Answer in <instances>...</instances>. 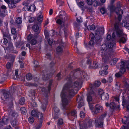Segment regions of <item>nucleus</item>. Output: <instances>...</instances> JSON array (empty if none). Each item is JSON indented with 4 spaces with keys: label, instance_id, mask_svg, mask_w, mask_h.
I'll list each match as a JSON object with an SVG mask.
<instances>
[{
    "label": "nucleus",
    "instance_id": "0e129e2a",
    "mask_svg": "<svg viewBox=\"0 0 129 129\" xmlns=\"http://www.w3.org/2000/svg\"><path fill=\"white\" fill-rule=\"evenodd\" d=\"M54 112L57 113H58L59 111V109L56 106H55L54 107Z\"/></svg>",
    "mask_w": 129,
    "mask_h": 129
},
{
    "label": "nucleus",
    "instance_id": "58836bf2",
    "mask_svg": "<svg viewBox=\"0 0 129 129\" xmlns=\"http://www.w3.org/2000/svg\"><path fill=\"white\" fill-rule=\"evenodd\" d=\"M3 34L4 38H7L9 39L11 37L8 32H5L3 33Z\"/></svg>",
    "mask_w": 129,
    "mask_h": 129
},
{
    "label": "nucleus",
    "instance_id": "69168bd1",
    "mask_svg": "<svg viewBox=\"0 0 129 129\" xmlns=\"http://www.w3.org/2000/svg\"><path fill=\"white\" fill-rule=\"evenodd\" d=\"M89 38L91 39V40H93L94 38V36L93 33H91L89 36Z\"/></svg>",
    "mask_w": 129,
    "mask_h": 129
},
{
    "label": "nucleus",
    "instance_id": "c03bdc74",
    "mask_svg": "<svg viewBox=\"0 0 129 129\" xmlns=\"http://www.w3.org/2000/svg\"><path fill=\"white\" fill-rule=\"evenodd\" d=\"M25 102V99L24 98H21L20 100L19 103L20 104L22 105L24 104Z\"/></svg>",
    "mask_w": 129,
    "mask_h": 129
},
{
    "label": "nucleus",
    "instance_id": "f257e3e1",
    "mask_svg": "<svg viewBox=\"0 0 129 129\" xmlns=\"http://www.w3.org/2000/svg\"><path fill=\"white\" fill-rule=\"evenodd\" d=\"M88 76L84 71H80L79 69L74 70L66 80L67 83L64 85L61 94L62 99L61 108L63 110L69 109L68 105L70 99L73 97L76 93L74 90L79 87L80 82L87 80Z\"/></svg>",
    "mask_w": 129,
    "mask_h": 129
},
{
    "label": "nucleus",
    "instance_id": "ddd939ff",
    "mask_svg": "<svg viewBox=\"0 0 129 129\" xmlns=\"http://www.w3.org/2000/svg\"><path fill=\"white\" fill-rule=\"evenodd\" d=\"M76 101L78 103V107L80 108L84 105V103L83 100L82 96H81L78 94L77 96Z\"/></svg>",
    "mask_w": 129,
    "mask_h": 129
},
{
    "label": "nucleus",
    "instance_id": "864d4df0",
    "mask_svg": "<svg viewBox=\"0 0 129 129\" xmlns=\"http://www.w3.org/2000/svg\"><path fill=\"white\" fill-rule=\"evenodd\" d=\"M107 39L108 41L110 40V41H112L114 38L113 37L112 38L111 35H110L108 34L107 36Z\"/></svg>",
    "mask_w": 129,
    "mask_h": 129
},
{
    "label": "nucleus",
    "instance_id": "423d86ee",
    "mask_svg": "<svg viewBox=\"0 0 129 129\" xmlns=\"http://www.w3.org/2000/svg\"><path fill=\"white\" fill-rule=\"evenodd\" d=\"M107 113L105 112L103 114L100 116L99 118L95 121V126L98 127H101L103 126V118L107 115Z\"/></svg>",
    "mask_w": 129,
    "mask_h": 129
},
{
    "label": "nucleus",
    "instance_id": "4468645a",
    "mask_svg": "<svg viewBox=\"0 0 129 129\" xmlns=\"http://www.w3.org/2000/svg\"><path fill=\"white\" fill-rule=\"evenodd\" d=\"M108 68V66L107 65L102 67H101L102 70L100 71L99 72L100 75L103 76L107 75L108 73L107 70Z\"/></svg>",
    "mask_w": 129,
    "mask_h": 129
},
{
    "label": "nucleus",
    "instance_id": "7c9ffc66",
    "mask_svg": "<svg viewBox=\"0 0 129 129\" xmlns=\"http://www.w3.org/2000/svg\"><path fill=\"white\" fill-rule=\"evenodd\" d=\"M43 20V17L41 14L39 15L37 18V21L39 22H41Z\"/></svg>",
    "mask_w": 129,
    "mask_h": 129
},
{
    "label": "nucleus",
    "instance_id": "6e6d98bb",
    "mask_svg": "<svg viewBox=\"0 0 129 129\" xmlns=\"http://www.w3.org/2000/svg\"><path fill=\"white\" fill-rule=\"evenodd\" d=\"M25 85L26 86H35L34 83H32L29 82L26 83H25Z\"/></svg>",
    "mask_w": 129,
    "mask_h": 129
},
{
    "label": "nucleus",
    "instance_id": "bf43d9fd",
    "mask_svg": "<svg viewBox=\"0 0 129 129\" xmlns=\"http://www.w3.org/2000/svg\"><path fill=\"white\" fill-rule=\"evenodd\" d=\"M31 104L32 106L33 107H36L37 106V103L35 101L33 100L31 103Z\"/></svg>",
    "mask_w": 129,
    "mask_h": 129
},
{
    "label": "nucleus",
    "instance_id": "3c124183",
    "mask_svg": "<svg viewBox=\"0 0 129 129\" xmlns=\"http://www.w3.org/2000/svg\"><path fill=\"white\" fill-rule=\"evenodd\" d=\"M37 42V41L36 39H32L30 41L31 44L33 45H34L36 44Z\"/></svg>",
    "mask_w": 129,
    "mask_h": 129
},
{
    "label": "nucleus",
    "instance_id": "4be33fe9",
    "mask_svg": "<svg viewBox=\"0 0 129 129\" xmlns=\"http://www.w3.org/2000/svg\"><path fill=\"white\" fill-rule=\"evenodd\" d=\"M38 111L33 110L31 111V115L33 116L36 117L38 118H39V116L38 114Z\"/></svg>",
    "mask_w": 129,
    "mask_h": 129
},
{
    "label": "nucleus",
    "instance_id": "f704fd0d",
    "mask_svg": "<svg viewBox=\"0 0 129 129\" xmlns=\"http://www.w3.org/2000/svg\"><path fill=\"white\" fill-rule=\"evenodd\" d=\"M37 123V124L34 127L35 129H39L42 126L41 122H40Z\"/></svg>",
    "mask_w": 129,
    "mask_h": 129
},
{
    "label": "nucleus",
    "instance_id": "0eeeda50",
    "mask_svg": "<svg viewBox=\"0 0 129 129\" xmlns=\"http://www.w3.org/2000/svg\"><path fill=\"white\" fill-rule=\"evenodd\" d=\"M66 14L64 11H62L60 12L59 15L58 16L56 19L57 20L56 23L60 25H61L65 21V18L66 17Z\"/></svg>",
    "mask_w": 129,
    "mask_h": 129
},
{
    "label": "nucleus",
    "instance_id": "72a5a7b5",
    "mask_svg": "<svg viewBox=\"0 0 129 129\" xmlns=\"http://www.w3.org/2000/svg\"><path fill=\"white\" fill-rule=\"evenodd\" d=\"M114 11H115L116 13L117 14L121 15L123 13V11L120 9H119L117 10H114Z\"/></svg>",
    "mask_w": 129,
    "mask_h": 129
},
{
    "label": "nucleus",
    "instance_id": "f3484780",
    "mask_svg": "<svg viewBox=\"0 0 129 129\" xmlns=\"http://www.w3.org/2000/svg\"><path fill=\"white\" fill-rule=\"evenodd\" d=\"M103 109L102 106L99 105H96L93 111L94 113L97 114L101 111Z\"/></svg>",
    "mask_w": 129,
    "mask_h": 129
},
{
    "label": "nucleus",
    "instance_id": "6ab92c4d",
    "mask_svg": "<svg viewBox=\"0 0 129 129\" xmlns=\"http://www.w3.org/2000/svg\"><path fill=\"white\" fill-rule=\"evenodd\" d=\"M10 92L9 91H6L3 93L2 99L4 100H6L9 97Z\"/></svg>",
    "mask_w": 129,
    "mask_h": 129
},
{
    "label": "nucleus",
    "instance_id": "f8f14e48",
    "mask_svg": "<svg viewBox=\"0 0 129 129\" xmlns=\"http://www.w3.org/2000/svg\"><path fill=\"white\" fill-rule=\"evenodd\" d=\"M68 116L69 119L73 121L75 118L77 117V113L76 110H73L68 114Z\"/></svg>",
    "mask_w": 129,
    "mask_h": 129
},
{
    "label": "nucleus",
    "instance_id": "7ed1b4c3",
    "mask_svg": "<svg viewBox=\"0 0 129 129\" xmlns=\"http://www.w3.org/2000/svg\"><path fill=\"white\" fill-rule=\"evenodd\" d=\"M52 82V80H50L49 85L48 86V91H46L44 88H42V91L43 92H44V96L46 98L45 99H43L42 101V105L41 106V108L44 111H45L46 110V107L47 104L48 94L50 92Z\"/></svg>",
    "mask_w": 129,
    "mask_h": 129
},
{
    "label": "nucleus",
    "instance_id": "a18cd8bd",
    "mask_svg": "<svg viewBox=\"0 0 129 129\" xmlns=\"http://www.w3.org/2000/svg\"><path fill=\"white\" fill-rule=\"evenodd\" d=\"M36 9L35 6L34 5L29 6V11H34Z\"/></svg>",
    "mask_w": 129,
    "mask_h": 129
},
{
    "label": "nucleus",
    "instance_id": "052dcab7",
    "mask_svg": "<svg viewBox=\"0 0 129 129\" xmlns=\"http://www.w3.org/2000/svg\"><path fill=\"white\" fill-rule=\"evenodd\" d=\"M63 123V121L61 118H59L58 120L57 124L59 125L62 124Z\"/></svg>",
    "mask_w": 129,
    "mask_h": 129
},
{
    "label": "nucleus",
    "instance_id": "13d9d810",
    "mask_svg": "<svg viewBox=\"0 0 129 129\" xmlns=\"http://www.w3.org/2000/svg\"><path fill=\"white\" fill-rule=\"evenodd\" d=\"M99 4L98 3V2L97 1H94L92 2V4L93 5V6L94 7L97 6H99Z\"/></svg>",
    "mask_w": 129,
    "mask_h": 129
},
{
    "label": "nucleus",
    "instance_id": "37998d69",
    "mask_svg": "<svg viewBox=\"0 0 129 129\" xmlns=\"http://www.w3.org/2000/svg\"><path fill=\"white\" fill-rule=\"evenodd\" d=\"M16 21L18 24H20L22 23V19L21 17H18L17 18H16Z\"/></svg>",
    "mask_w": 129,
    "mask_h": 129
},
{
    "label": "nucleus",
    "instance_id": "c756f323",
    "mask_svg": "<svg viewBox=\"0 0 129 129\" xmlns=\"http://www.w3.org/2000/svg\"><path fill=\"white\" fill-rule=\"evenodd\" d=\"M122 25L126 28L127 29L129 30V23H127L126 21H122Z\"/></svg>",
    "mask_w": 129,
    "mask_h": 129
},
{
    "label": "nucleus",
    "instance_id": "2f4dec72",
    "mask_svg": "<svg viewBox=\"0 0 129 129\" xmlns=\"http://www.w3.org/2000/svg\"><path fill=\"white\" fill-rule=\"evenodd\" d=\"M44 33L46 39V40L48 39H49V35L48 32L46 29H45V30L44 31Z\"/></svg>",
    "mask_w": 129,
    "mask_h": 129
},
{
    "label": "nucleus",
    "instance_id": "2eb2a0df",
    "mask_svg": "<svg viewBox=\"0 0 129 129\" xmlns=\"http://www.w3.org/2000/svg\"><path fill=\"white\" fill-rule=\"evenodd\" d=\"M10 123L13 127H14L15 129H19L18 126L19 124L18 122L15 118H14L13 120L11 121Z\"/></svg>",
    "mask_w": 129,
    "mask_h": 129
},
{
    "label": "nucleus",
    "instance_id": "b1692460",
    "mask_svg": "<svg viewBox=\"0 0 129 129\" xmlns=\"http://www.w3.org/2000/svg\"><path fill=\"white\" fill-rule=\"evenodd\" d=\"M39 27L38 25L37 24H34L32 27L33 30L35 32H39Z\"/></svg>",
    "mask_w": 129,
    "mask_h": 129
},
{
    "label": "nucleus",
    "instance_id": "a211bd4d",
    "mask_svg": "<svg viewBox=\"0 0 129 129\" xmlns=\"http://www.w3.org/2000/svg\"><path fill=\"white\" fill-rule=\"evenodd\" d=\"M104 33L103 28H98L95 31V36L101 35Z\"/></svg>",
    "mask_w": 129,
    "mask_h": 129
},
{
    "label": "nucleus",
    "instance_id": "c9c22d12",
    "mask_svg": "<svg viewBox=\"0 0 129 129\" xmlns=\"http://www.w3.org/2000/svg\"><path fill=\"white\" fill-rule=\"evenodd\" d=\"M127 39L125 37H122L119 40V42L120 43H124L126 41Z\"/></svg>",
    "mask_w": 129,
    "mask_h": 129
},
{
    "label": "nucleus",
    "instance_id": "680f3d73",
    "mask_svg": "<svg viewBox=\"0 0 129 129\" xmlns=\"http://www.w3.org/2000/svg\"><path fill=\"white\" fill-rule=\"evenodd\" d=\"M98 94L101 96L104 93L103 90L101 89H100L98 90Z\"/></svg>",
    "mask_w": 129,
    "mask_h": 129
},
{
    "label": "nucleus",
    "instance_id": "603ef678",
    "mask_svg": "<svg viewBox=\"0 0 129 129\" xmlns=\"http://www.w3.org/2000/svg\"><path fill=\"white\" fill-rule=\"evenodd\" d=\"M34 119L32 117H30L28 119L29 122L31 123H33L34 121Z\"/></svg>",
    "mask_w": 129,
    "mask_h": 129
},
{
    "label": "nucleus",
    "instance_id": "4c0bfd02",
    "mask_svg": "<svg viewBox=\"0 0 129 129\" xmlns=\"http://www.w3.org/2000/svg\"><path fill=\"white\" fill-rule=\"evenodd\" d=\"M128 80H126L124 81V87L126 89H128L129 88V84H128L127 83Z\"/></svg>",
    "mask_w": 129,
    "mask_h": 129
},
{
    "label": "nucleus",
    "instance_id": "ea45409f",
    "mask_svg": "<svg viewBox=\"0 0 129 129\" xmlns=\"http://www.w3.org/2000/svg\"><path fill=\"white\" fill-rule=\"evenodd\" d=\"M56 2L58 5H59V6H62L64 4L63 1L62 0H56Z\"/></svg>",
    "mask_w": 129,
    "mask_h": 129
},
{
    "label": "nucleus",
    "instance_id": "a19ab883",
    "mask_svg": "<svg viewBox=\"0 0 129 129\" xmlns=\"http://www.w3.org/2000/svg\"><path fill=\"white\" fill-rule=\"evenodd\" d=\"M87 28L89 30H94L95 29V27L94 25L92 24L88 26Z\"/></svg>",
    "mask_w": 129,
    "mask_h": 129
},
{
    "label": "nucleus",
    "instance_id": "8fccbe9b",
    "mask_svg": "<svg viewBox=\"0 0 129 129\" xmlns=\"http://www.w3.org/2000/svg\"><path fill=\"white\" fill-rule=\"evenodd\" d=\"M24 11H29V6L27 5L25 6L23 8Z\"/></svg>",
    "mask_w": 129,
    "mask_h": 129
},
{
    "label": "nucleus",
    "instance_id": "473e14b6",
    "mask_svg": "<svg viewBox=\"0 0 129 129\" xmlns=\"http://www.w3.org/2000/svg\"><path fill=\"white\" fill-rule=\"evenodd\" d=\"M35 90H31L30 91V93L29 94V95L30 96H33L35 98Z\"/></svg>",
    "mask_w": 129,
    "mask_h": 129
},
{
    "label": "nucleus",
    "instance_id": "9b49d317",
    "mask_svg": "<svg viewBox=\"0 0 129 129\" xmlns=\"http://www.w3.org/2000/svg\"><path fill=\"white\" fill-rule=\"evenodd\" d=\"M106 106L108 107H109L111 109L117 110H120V109L119 108L120 107L119 105H116V104L114 102H111L110 104H109L108 103H106Z\"/></svg>",
    "mask_w": 129,
    "mask_h": 129
},
{
    "label": "nucleus",
    "instance_id": "a878e982",
    "mask_svg": "<svg viewBox=\"0 0 129 129\" xmlns=\"http://www.w3.org/2000/svg\"><path fill=\"white\" fill-rule=\"evenodd\" d=\"M125 72L122 71L120 70V71L116 73L115 75L117 78L120 77L122 76Z\"/></svg>",
    "mask_w": 129,
    "mask_h": 129
},
{
    "label": "nucleus",
    "instance_id": "338daca9",
    "mask_svg": "<svg viewBox=\"0 0 129 129\" xmlns=\"http://www.w3.org/2000/svg\"><path fill=\"white\" fill-rule=\"evenodd\" d=\"M94 44L93 40H91L89 42V45L90 46H93Z\"/></svg>",
    "mask_w": 129,
    "mask_h": 129
},
{
    "label": "nucleus",
    "instance_id": "bb28decb",
    "mask_svg": "<svg viewBox=\"0 0 129 129\" xmlns=\"http://www.w3.org/2000/svg\"><path fill=\"white\" fill-rule=\"evenodd\" d=\"M98 67L97 62L96 61L93 62V63L91 64V65H90V68H93L94 69L97 68Z\"/></svg>",
    "mask_w": 129,
    "mask_h": 129
},
{
    "label": "nucleus",
    "instance_id": "9d476101",
    "mask_svg": "<svg viewBox=\"0 0 129 129\" xmlns=\"http://www.w3.org/2000/svg\"><path fill=\"white\" fill-rule=\"evenodd\" d=\"M127 61H122L120 63L116 66L117 68L120 69L122 71L125 72L126 69V66Z\"/></svg>",
    "mask_w": 129,
    "mask_h": 129
},
{
    "label": "nucleus",
    "instance_id": "393cba45",
    "mask_svg": "<svg viewBox=\"0 0 129 129\" xmlns=\"http://www.w3.org/2000/svg\"><path fill=\"white\" fill-rule=\"evenodd\" d=\"M101 98L103 100H108L109 98V95L108 93H104L101 96Z\"/></svg>",
    "mask_w": 129,
    "mask_h": 129
},
{
    "label": "nucleus",
    "instance_id": "de8ad7c7",
    "mask_svg": "<svg viewBox=\"0 0 129 129\" xmlns=\"http://www.w3.org/2000/svg\"><path fill=\"white\" fill-rule=\"evenodd\" d=\"M47 41L48 44L50 46H51L53 44L54 42V41L53 40L50 39H48L47 40Z\"/></svg>",
    "mask_w": 129,
    "mask_h": 129
},
{
    "label": "nucleus",
    "instance_id": "c85d7f7f",
    "mask_svg": "<svg viewBox=\"0 0 129 129\" xmlns=\"http://www.w3.org/2000/svg\"><path fill=\"white\" fill-rule=\"evenodd\" d=\"M16 3H14V2H11V3L8 4V6L10 8H15L16 6Z\"/></svg>",
    "mask_w": 129,
    "mask_h": 129
},
{
    "label": "nucleus",
    "instance_id": "20e7f679",
    "mask_svg": "<svg viewBox=\"0 0 129 129\" xmlns=\"http://www.w3.org/2000/svg\"><path fill=\"white\" fill-rule=\"evenodd\" d=\"M101 49L100 52L102 57V59L105 62H106L109 60V55L110 51L109 48L106 44H104L101 45Z\"/></svg>",
    "mask_w": 129,
    "mask_h": 129
},
{
    "label": "nucleus",
    "instance_id": "5701e85b",
    "mask_svg": "<svg viewBox=\"0 0 129 129\" xmlns=\"http://www.w3.org/2000/svg\"><path fill=\"white\" fill-rule=\"evenodd\" d=\"M101 35L95 36V43L96 44H98L102 40Z\"/></svg>",
    "mask_w": 129,
    "mask_h": 129
},
{
    "label": "nucleus",
    "instance_id": "e2e57ef3",
    "mask_svg": "<svg viewBox=\"0 0 129 129\" xmlns=\"http://www.w3.org/2000/svg\"><path fill=\"white\" fill-rule=\"evenodd\" d=\"M23 44V42L20 41L17 42L16 44V46L18 47L19 46H21Z\"/></svg>",
    "mask_w": 129,
    "mask_h": 129
},
{
    "label": "nucleus",
    "instance_id": "774afa93",
    "mask_svg": "<svg viewBox=\"0 0 129 129\" xmlns=\"http://www.w3.org/2000/svg\"><path fill=\"white\" fill-rule=\"evenodd\" d=\"M11 31L12 34H15L16 33V30L14 28H13L11 29Z\"/></svg>",
    "mask_w": 129,
    "mask_h": 129
},
{
    "label": "nucleus",
    "instance_id": "49530a36",
    "mask_svg": "<svg viewBox=\"0 0 129 129\" xmlns=\"http://www.w3.org/2000/svg\"><path fill=\"white\" fill-rule=\"evenodd\" d=\"M22 113L23 114H25L26 112V110L24 107H21L20 109Z\"/></svg>",
    "mask_w": 129,
    "mask_h": 129
},
{
    "label": "nucleus",
    "instance_id": "aec40b11",
    "mask_svg": "<svg viewBox=\"0 0 129 129\" xmlns=\"http://www.w3.org/2000/svg\"><path fill=\"white\" fill-rule=\"evenodd\" d=\"M64 47V44L61 43L59 46L57 47L56 49L57 52L58 53H62L63 52V48Z\"/></svg>",
    "mask_w": 129,
    "mask_h": 129
},
{
    "label": "nucleus",
    "instance_id": "4d7b16f0",
    "mask_svg": "<svg viewBox=\"0 0 129 129\" xmlns=\"http://www.w3.org/2000/svg\"><path fill=\"white\" fill-rule=\"evenodd\" d=\"M124 117L126 118V120H125L124 121H123V119H122V121L123 123L125 124H126V123L127 122L128 120H129V116L127 117H126V116H125ZM128 122L129 123V122Z\"/></svg>",
    "mask_w": 129,
    "mask_h": 129
},
{
    "label": "nucleus",
    "instance_id": "5fc2aeb1",
    "mask_svg": "<svg viewBox=\"0 0 129 129\" xmlns=\"http://www.w3.org/2000/svg\"><path fill=\"white\" fill-rule=\"evenodd\" d=\"M122 105L124 106L125 104H127L128 103H129V98L128 100V101H125V100H124V98H123V100L122 101Z\"/></svg>",
    "mask_w": 129,
    "mask_h": 129
},
{
    "label": "nucleus",
    "instance_id": "79ce46f5",
    "mask_svg": "<svg viewBox=\"0 0 129 129\" xmlns=\"http://www.w3.org/2000/svg\"><path fill=\"white\" fill-rule=\"evenodd\" d=\"M26 79L28 80H31L32 78V76L31 74L28 73L26 76Z\"/></svg>",
    "mask_w": 129,
    "mask_h": 129
},
{
    "label": "nucleus",
    "instance_id": "e433bc0d",
    "mask_svg": "<svg viewBox=\"0 0 129 129\" xmlns=\"http://www.w3.org/2000/svg\"><path fill=\"white\" fill-rule=\"evenodd\" d=\"M13 66V63L10 62H8L6 64V67L7 69L10 70Z\"/></svg>",
    "mask_w": 129,
    "mask_h": 129
},
{
    "label": "nucleus",
    "instance_id": "cd10ccee",
    "mask_svg": "<svg viewBox=\"0 0 129 129\" xmlns=\"http://www.w3.org/2000/svg\"><path fill=\"white\" fill-rule=\"evenodd\" d=\"M118 60V59L114 58L112 59L110 61V63L111 65H114Z\"/></svg>",
    "mask_w": 129,
    "mask_h": 129
},
{
    "label": "nucleus",
    "instance_id": "f03ea898",
    "mask_svg": "<svg viewBox=\"0 0 129 129\" xmlns=\"http://www.w3.org/2000/svg\"><path fill=\"white\" fill-rule=\"evenodd\" d=\"M114 27L115 30L113 33V38L114 39L112 41L113 43L111 42L108 44V48L110 52L115 48V39H117L119 37H121L122 35V32L119 28L118 23H115L114 24Z\"/></svg>",
    "mask_w": 129,
    "mask_h": 129
},
{
    "label": "nucleus",
    "instance_id": "09e8293b",
    "mask_svg": "<svg viewBox=\"0 0 129 129\" xmlns=\"http://www.w3.org/2000/svg\"><path fill=\"white\" fill-rule=\"evenodd\" d=\"M77 4L79 7L82 8L83 7L84 5V2L80 1L79 2L77 3Z\"/></svg>",
    "mask_w": 129,
    "mask_h": 129
},
{
    "label": "nucleus",
    "instance_id": "1a4fd4ad",
    "mask_svg": "<svg viewBox=\"0 0 129 129\" xmlns=\"http://www.w3.org/2000/svg\"><path fill=\"white\" fill-rule=\"evenodd\" d=\"M13 105L12 101L11 100L8 104V106L7 111L8 113L14 117H17V114L13 109Z\"/></svg>",
    "mask_w": 129,
    "mask_h": 129
},
{
    "label": "nucleus",
    "instance_id": "dca6fc26",
    "mask_svg": "<svg viewBox=\"0 0 129 129\" xmlns=\"http://www.w3.org/2000/svg\"><path fill=\"white\" fill-rule=\"evenodd\" d=\"M9 122V119L7 117H3L2 120L0 122V123L3 126L7 124Z\"/></svg>",
    "mask_w": 129,
    "mask_h": 129
},
{
    "label": "nucleus",
    "instance_id": "6e6552de",
    "mask_svg": "<svg viewBox=\"0 0 129 129\" xmlns=\"http://www.w3.org/2000/svg\"><path fill=\"white\" fill-rule=\"evenodd\" d=\"M88 92L87 94V100L88 103H95V102H93L92 97L93 96H95L96 93L95 91L91 88L90 89H88Z\"/></svg>",
    "mask_w": 129,
    "mask_h": 129
},
{
    "label": "nucleus",
    "instance_id": "412c9836",
    "mask_svg": "<svg viewBox=\"0 0 129 129\" xmlns=\"http://www.w3.org/2000/svg\"><path fill=\"white\" fill-rule=\"evenodd\" d=\"M101 84V82L100 81H95L93 83V85H92V84L90 85V87L89 88V89H90L91 88L92 89L93 86H94L96 87H98Z\"/></svg>",
    "mask_w": 129,
    "mask_h": 129
},
{
    "label": "nucleus",
    "instance_id": "39448f33",
    "mask_svg": "<svg viewBox=\"0 0 129 129\" xmlns=\"http://www.w3.org/2000/svg\"><path fill=\"white\" fill-rule=\"evenodd\" d=\"M93 123V120L88 117L86 118L84 122H79V123L80 129H87L88 127H92Z\"/></svg>",
    "mask_w": 129,
    "mask_h": 129
}]
</instances>
